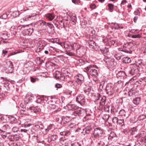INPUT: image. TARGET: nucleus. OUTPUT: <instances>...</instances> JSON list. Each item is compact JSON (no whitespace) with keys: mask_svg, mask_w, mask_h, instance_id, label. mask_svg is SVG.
<instances>
[{"mask_svg":"<svg viewBox=\"0 0 146 146\" xmlns=\"http://www.w3.org/2000/svg\"><path fill=\"white\" fill-rule=\"evenodd\" d=\"M110 106L108 105H106L105 106L103 107L102 111L104 110L105 111H108L109 110V107Z\"/></svg>","mask_w":146,"mask_h":146,"instance_id":"obj_38","label":"nucleus"},{"mask_svg":"<svg viewBox=\"0 0 146 146\" xmlns=\"http://www.w3.org/2000/svg\"><path fill=\"white\" fill-rule=\"evenodd\" d=\"M129 56L128 57V64L130 63H131L132 61L133 62L132 64H131L130 65H132L133 64H134V57L133 56Z\"/></svg>","mask_w":146,"mask_h":146,"instance_id":"obj_26","label":"nucleus"},{"mask_svg":"<svg viewBox=\"0 0 146 146\" xmlns=\"http://www.w3.org/2000/svg\"><path fill=\"white\" fill-rule=\"evenodd\" d=\"M33 31L34 29L33 28H30L24 29L23 31V33L24 36H31L32 35Z\"/></svg>","mask_w":146,"mask_h":146,"instance_id":"obj_13","label":"nucleus"},{"mask_svg":"<svg viewBox=\"0 0 146 146\" xmlns=\"http://www.w3.org/2000/svg\"><path fill=\"white\" fill-rule=\"evenodd\" d=\"M55 16V15L54 13H48L45 15L46 19L50 21L52 20L54 18Z\"/></svg>","mask_w":146,"mask_h":146,"instance_id":"obj_16","label":"nucleus"},{"mask_svg":"<svg viewBox=\"0 0 146 146\" xmlns=\"http://www.w3.org/2000/svg\"><path fill=\"white\" fill-rule=\"evenodd\" d=\"M81 144L79 142L72 141L70 145L69 146H81Z\"/></svg>","mask_w":146,"mask_h":146,"instance_id":"obj_27","label":"nucleus"},{"mask_svg":"<svg viewBox=\"0 0 146 146\" xmlns=\"http://www.w3.org/2000/svg\"><path fill=\"white\" fill-rule=\"evenodd\" d=\"M106 94L108 95H113L115 92L114 88L111 83L107 84L105 87Z\"/></svg>","mask_w":146,"mask_h":146,"instance_id":"obj_6","label":"nucleus"},{"mask_svg":"<svg viewBox=\"0 0 146 146\" xmlns=\"http://www.w3.org/2000/svg\"><path fill=\"white\" fill-rule=\"evenodd\" d=\"M104 61L106 63L108 67L111 68L115 66L117 63L113 59H111L107 57L104 58L103 59Z\"/></svg>","mask_w":146,"mask_h":146,"instance_id":"obj_5","label":"nucleus"},{"mask_svg":"<svg viewBox=\"0 0 146 146\" xmlns=\"http://www.w3.org/2000/svg\"><path fill=\"white\" fill-rule=\"evenodd\" d=\"M140 36L139 34H137L136 35H133L132 36V37L133 38H137L139 37Z\"/></svg>","mask_w":146,"mask_h":146,"instance_id":"obj_59","label":"nucleus"},{"mask_svg":"<svg viewBox=\"0 0 146 146\" xmlns=\"http://www.w3.org/2000/svg\"><path fill=\"white\" fill-rule=\"evenodd\" d=\"M137 79V77L136 75H135L133 76L132 78H131L130 79L129 81V82H130L131 81H132L133 80H135Z\"/></svg>","mask_w":146,"mask_h":146,"instance_id":"obj_55","label":"nucleus"},{"mask_svg":"<svg viewBox=\"0 0 146 146\" xmlns=\"http://www.w3.org/2000/svg\"><path fill=\"white\" fill-rule=\"evenodd\" d=\"M26 99L27 100H34V98L33 97L31 96H29V94H27Z\"/></svg>","mask_w":146,"mask_h":146,"instance_id":"obj_41","label":"nucleus"},{"mask_svg":"<svg viewBox=\"0 0 146 146\" xmlns=\"http://www.w3.org/2000/svg\"><path fill=\"white\" fill-rule=\"evenodd\" d=\"M106 101H100V102L99 109L100 110H102L103 107L105 106V102Z\"/></svg>","mask_w":146,"mask_h":146,"instance_id":"obj_25","label":"nucleus"},{"mask_svg":"<svg viewBox=\"0 0 146 146\" xmlns=\"http://www.w3.org/2000/svg\"><path fill=\"white\" fill-rule=\"evenodd\" d=\"M58 138V136L56 135H53L50 136L48 138V141L50 140V142L51 141H54L56 140Z\"/></svg>","mask_w":146,"mask_h":146,"instance_id":"obj_19","label":"nucleus"},{"mask_svg":"<svg viewBox=\"0 0 146 146\" xmlns=\"http://www.w3.org/2000/svg\"><path fill=\"white\" fill-rule=\"evenodd\" d=\"M87 89L84 90V92L88 94L89 92H90L91 90V88L90 86H88Z\"/></svg>","mask_w":146,"mask_h":146,"instance_id":"obj_44","label":"nucleus"},{"mask_svg":"<svg viewBox=\"0 0 146 146\" xmlns=\"http://www.w3.org/2000/svg\"><path fill=\"white\" fill-rule=\"evenodd\" d=\"M20 15L19 12L17 11L13 12L12 13V16L14 17H16Z\"/></svg>","mask_w":146,"mask_h":146,"instance_id":"obj_42","label":"nucleus"},{"mask_svg":"<svg viewBox=\"0 0 146 146\" xmlns=\"http://www.w3.org/2000/svg\"><path fill=\"white\" fill-rule=\"evenodd\" d=\"M37 142L38 143H42L43 144L44 143V141L43 140H40L39 139H37Z\"/></svg>","mask_w":146,"mask_h":146,"instance_id":"obj_61","label":"nucleus"},{"mask_svg":"<svg viewBox=\"0 0 146 146\" xmlns=\"http://www.w3.org/2000/svg\"><path fill=\"white\" fill-rule=\"evenodd\" d=\"M100 51L103 53H106V52H107L108 51V48H105L104 49H100Z\"/></svg>","mask_w":146,"mask_h":146,"instance_id":"obj_51","label":"nucleus"},{"mask_svg":"<svg viewBox=\"0 0 146 146\" xmlns=\"http://www.w3.org/2000/svg\"><path fill=\"white\" fill-rule=\"evenodd\" d=\"M35 126L36 127V128H38V129L40 130V131L41 130L43 129L44 127V126L42 124L35 125Z\"/></svg>","mask_w":146,"mask_h":146,"instance_id":"obj_34","label":"nucleus"},{"mask_svg":"<svg viewBox=\"0 0 146 146\" xmlns=\"http://www.w3.org/2000/svg\"><path fill=\"white\" fill-rule=\"evenodd\" d=\"M49 41L53 43H56L59 44H60V43L59 42V39H58V38L52 39L50 40Z\"/></svg>","mask_w":146,"mask_h":146,"instance_id":"obj_33","label":"nucleus"},{"mask_svg":"<svg viewBox=\"0 0 146 146\" xmlns=\"http://www.w3.org/2000/svg\"><path fill=\"white\" fill-rule=\"evenodd\" d=\"M125 112L124 110L120 109L119 110V112H118V114L117 115V116L120 115L122 116H125Z\"/></svg>","mask_w":146,"mask_h":146,"instance_id":"obj_22","label":"nucleus"},{"mask_svg":"<svg viewBox=\"0 0 146 146\" xmlns=\"http://www.w3.org/2000/svg\"><path fill=\"white\" fill-rule=\"evenodd\" d=\"M84 98V96L83 94H80L76 98V100H83Z\"/></svg>","mask_w":146,"mask_h":146,"instance_id":"obj_30","label":"nucleus"},{"mask_svg":"<svg viewBox=\"0 0 146 146\" xmlns=\"http://www.w3.org/2000/svg\"><path fill=\"white\" fill-rule=\"evenodd\" d=\"M124 75H125L127 76L125 73L122 71H120L117 74V77H122Z\"/></svg>","mask_w":146,"mask_h":146,"instance_id":"obj_31","label":"nucleus"},{"mask_svg":"<svg viewBox=\"0 0 146 146\" xmlns=\"http://www.w3.org/2000/svg\"><path fill=\"white\" fill-rule=\"evenodd\" d=\"M124 123V120L123 119H118L117 124L123 126L125 125Z\"/></svg>","mask_w":146,"mask_h":146,"instance_id":"obj_37","label":"nucleus"},{"mask_svg":"<svg viewBox=\"0 0 146 146\" xmlns=\"http://www.w3.org/2000/svg\"><path fill=\"white\" fill-rule=\"evenodd\" d=\"M60 135L63 136L65 137H66L67 138L70 135V132L68 131H63L61 132L60 133Z\"/></svg>","mask_w":146,"mask_h":146,"instance_id":"obj_18","label":"nucleus"},{"mask_svg":"<svg viewBox=\"0 0 146 146\" xmlns=\"http://www.w3.org/2000/svg\"><path fill=\"white\" fill-rule=\"evenodd\" d=\"M14 67L13 63L11 61L7 62L6 66L4 69V71L6 74L12 73L13 72Z\"/></svg>","mask_w":146,"mask_h":146,"instance_id":"obj_3","label":"nucleus"},{"mask_svg":"<svg viewBox=\"0 0 146 146\" xmlns=\"http://www.w3.org/2000/svg\"><path fill=\"white\" fill-rule=\"evenodd\" d=\"M84 131L86 134H89L92 131V129L91 126H87L84 129Z\"/></svg>","mask_w":146,"mask_h":146,"instance_id":"obj_20","label":"nucleus"},{"mask_svg":"<svg viewBox=\"0 0 146 146\" xmlns=\"http://www.w3.org/2000/svg\"><path fill=\"white\" fill-rule=\"evenodd\" d=\"M49 98H50V99H52V97H49L48 98L47 97H46V96H42V97L41 98L40 97H38V98L36 99V100H48L50 99Z\"/></svg>","mask_w":146,"mask_h":146,"instance_id":"obj_29","label":"nucleus"},{"mask_svg":"<svg viewBox=\"0 0 146 146\" xmlns=\"http://www.w3.org/2000/svg\"><path fill=\"white\" fill-rule=\"evenodd\" d=\"M136 129L134 127L133 128H128V134L133 135L136 132Z\"/></svg>","mask_w":146,"mask_h":146,"instance_id":"obj_17","label":"nucleus"},{"mask_svg":"<svg viewBox=\"0 0 146 146\" xmlns=\"http://www.w3.org/2000/svg\"><path fill=\"white\" fill-rule=\"evenodd\" d=\"M116 133L112 131L110 133L108 139L109 140H111L112 139L116 137Z\"/></svg>","mask_w":146,"mask_h":146,"instance_id":"obj_24","label":"nucleus"},{"mask_svg":"<svg viewBox=\"0 0 146 146\" xmlns=\"http://www.w3.org/2000/svg\"><path fill=\"white\" fill-rule=\"evenodd\" d=\"M119 101L118 102H116V103H114L111 106V112L112 114L115 115H118V111L120 109V106L119 105Z\"/></svg>","mask_w":146,"mask_h":146,"instance_id":"obj_7","label":"nucleus"},{"mask_svg":"<svg viewBox=\"0 0 146 146\" xmlns=\"http://www.w3.org/2000/svg\"><path fill=\"white\" fill-rule=\"evenodd\" d=\"M31 81L32 82H35L36 80H38V78L33 77H30Z\"/></svg>","mask_w":146,"mask_h":146,"instance_id":"obj_48","label":"nucleus"},{"mask_svg":"<svg viewBox=\"0 0 146 146\" xmlns=\"http://www.w3.org/2000/svg\"><path fill=\"white\" fill-rule=\"evenodd\" d=\"M76 19L75 17H72L70 19V21L71 22V23H72L73 25H75L76 23Z\"/></svg>","mask_w":146,"mask_h":146,"instance_id":"obj_47","label":"nucleus"},{"mask_svg":"<svg viewBox=\"0 0 146 146\" xmlns=\"http://www.w3.org/2000/svg\"><path fill=\"white\" fill-rule=\"evenodd\" d=\"M55 78L57 79L64 81L65 79V77L63 74L59 71H56L54 73Z\"/></svg>","mask_w":146,"mask_h":146,"instance_id":"obj_8","label":"nucleus"},{"mask_svg":"<svg viewBox=\"0 0 146 146\" xmlns=\"http://www.w3.org/2000/svg\"><path fill=\"white\" fill-rule=\"evenodd\" d=\"M97 146H108V145L107 144L105 145L103 141H100L97 142Z\"/></svg>","mask_w":146,"mask_h":146,"instance_id":"obj_35","label":"nucleus"},{"mask_svg":"<svg viewBox=\"0 0 146 146\" xmlns=\"http://www.w3.org/2000/svg\"><path fill=\"white\" fill-rule=\"evenodd\" d=\"M9 127L8 125L5 124L1 128L2 129L5 131V132L6 131V130L9 128Z\"/></svg>","mask_w":146,"mask_h":146,"instance_id":"obj_40","label":"nucleus"},{"mask_svg":"<svg viewBox=\"0 0 146 146\" xmlns=\"http://www.w3.org/2000/svg\"><path fill=\"white\" fill-rule=\"evenodd\" d=\"M8 14L7 13L4 14L3 15L0 16V18L6 19L8 16Z\"/></svg>","mask_w":146,"mask_h":146,"instance_id":"obj_43","label":"nucleus"},{"mask_svg":"<svg viewBox=\"0 0 146 146\" xmlns=\"http://www.w3.org/2000/svg\"><path fill=\"white\" fill-rule=\"evenodd\" d=\"M28 102H26L25 101H20L19 104L20 106L23 108H26L27 104H28L29 101H28Z\"/></svg>","mask_w":146,"mask_h":146,"instance_id":"obj_21","label":"nucleus"},{"mask_svg":"<svg viewBox=\"0 0 146 146\" xmlns=\"http://www.w3.org/2000/svg\"><path fill=\"white\" fill-rule=\"evenodd\" d=\"M55 87L57 88H60L62 87V86L60 84H56L55 85Z\"/></svg>","mask_w":146,"mask_h":146,"instance_id":"obj_58","label":"nucleus"},{"mask_svg":"<svg viewBox=\"0 0 146 146\" xmlns=\"http://www.w3.org/2000/svg\"><path fill=\"white\" fill-rule=\"evenodd\" d=\"M109 115L107 114H104L102 116V118L105 121H107L109 119Z\"/></svg>","mask_w":146,"mask_h":146,"instance_id":"obj_39","label":"nucleus"},{"mask_svg":"<svg viewBox=\"0 0 146 146\" xmlns=\"http://www.w3.org/2000/svg\"><path fill=\"white\" fill-rule=\"evenodd\" d=\"M134 13L135 15H138L140 16V12L139 10H137L136 11H134Z\"/></svg>","mask_w":146,"mask_h":146,"instance_id":"obj_57","label":"nucleus"},{"mask_svg":"<svg viewBox=\"0 0 146 146\" xmlns=\"http://www.w3.org/2000/svg\"><path fill=\"white\" fill-rule=\"evenodd\" d=\"M72 2L75 4H77L79 2L78 0H72Z\"/></svg>","mask_w":146,"mask_h":146,"instance_id":"obj_63","label":"nucleus"},{"mask_svg":"<svg viewBox=\"0 0 146 146\" xmlns=\"http://www.w3.org/2000/svg\"><path fill=\"white\" fill-rule=\"evenodd\" d=\"M115 40L113 39H111L109 41V44H111V45H114L115 43Z\"/></svg>","mask_w":146,"mask_h":146,"instance_id":"obj_49","label":"nucleus"},{"mask_svg":"<svg viewBox=\"0 0 146 146\" xmlns=\"http://www.w3.org/2000/svg\"><path fill=\"white\" fill-rule=\"evenodd\" d=\"M36 15L35 14L27 15L23 18V20L25 21H31L33 22L36 19Z\"/></svg>","mask_w":146,"mask_h":146,"instance_id":"obj_12","label":"nucleus"},{"mask_svg":"<svg viewBox=\"0 0 146 146\" xmlns=\"http://www.w3.org/2000/svg\"><path fill=\"white\" fill-rule=\"evenodd\" d=\"M52 125L50 124L48 126L47 128L45 129L46 132H48L49 130L52 129Z\"/></svg>","mask_w":146,"mask_h":146,"instance_id":"obj_45","label":"nucleus"},{"mask_svg":"<svg viewBox=\"0 0 146 146\" xmlns=\"http://www.w3.org/2000/svg\"><path fill=\"white\" fill-rule=\"evenodd\" d=\"M76 82L78 84L81 85L84 79V77L81 74H79L75 76Z\"/></svg>","mask_w":146,"mask_h":146,"instance_id":"obj_11","label":"nucleus"},{"mask_svg":"<svg viewBox=\"0 0 146 146\" xmlns=\"http://www.w3.org/2000/svg\"><path fill=\"white\" fill-rule=\"evenodd\" d=\"M28 130L26 129H20V132H24V133L26 132Z\"/></svg>","mask_w":146,"mask_h":146,"instance_id":"obj_64","label":"nucleus"},{"mask_svg":"<svg viewBox=\"0 0 146 146\" xmlns=\"http://www.w3.org/2000/svg\"><path fill=\"white\" fill-rule=\"evenodd\" d=\"M123 135H127L128 134V129L126 128L124 129L122 131Z\"/></svg>","mask_w":146,"mask_h":146,"instance_id":"obj_53","label":"nucleus"},{"mask_svg":"<svg viewBox=\"0 0 146 146\" xmlns=\"http://www.w3.org/2000/svg\"><path fill=\"white\" fill-rule=\"evenodd\" d=\"M40 133V130L38 128H36V126H35L34 127L32 128L31 129V132L30 133L32 134H34L33 136H35V135H37Z\"/></svg>","mask_w":146,"mask_h":146,"instance_id":"obj_14","label":"nucleus"},{"mask_svg":"<svg viewBox=\"0 0 146 146\" xmlns=\"http://www.w3.org/2000/svg\"><path fill=\"white\" fill-rule=\"evenodd\" d=\"M17 136V135L12 136V137H11L12 139H15L14 140H12L13 141H17V139L16 138Z\"/></svg>","mask_w":146,"mask_h":146,"instance_id":"obj_60","label":"nucleus"},{"mask_svg":"<svg viewBox=\"0 0 146 146\" xmlns=\"http://www.w3.org/2000/svg\"><path fill=\"white\" fill-rule=\"evenodd\" d=\"M79 62L80 63H82V65L87 64L88 63V62L87 61H84L82 59L80 60Z\"/></svg>","mask_w":146,"mask_h":146,"instance_id":"obj_50","label":"nucleus"},{"mask_svg":"<svg viewBox=\"0 0 146 146\" xmlns=\"http://www.w3.org/2000/svg\"><path fill=\"white\" fill-rule=\"evenodd\" d=\"M118 119L117 117H114L112 119V121L115 124L116 123H117Z\"/></svg>","mask_w":146,"mask_h":146,"instance_id":"obj_46","label":"nucleus"},{"mask_svg":"<svg viewBox=\"0 0 146 146\" xmlns=\"http://www.w3.org/2000/svg\"><path fill=\"white\" fill-rule=\"evenodd\" d=\"M78 51H79V52L81 51V52H80V53L79 54H80V55H83L84 54V52H82V50L80 48V49H78V50H77V52H78Z\"/></svg>","mask_w":146,"mask_h":146,"instance_id":"obj_62","label":"nucleus"},{"mask_svg":"<svg viewBox=\"0 0 146 146\" xmlns=\"http://www.w3.org/2000/svg\"><path fill=\"white\" fill-rule=\"evenodd\" d=\"M67 138L65 137H60L59 139V141L60 142H61L62 141H63L64 140H65Z\"/></svg>","mask_w":146,"mask_h":146,"instance_id":"obj_56","label":"nucleus"},{"mask_svg":"<svg viewBox=\"0 0 146 146\" xmlns=\"http://www.w3.org/2000/svg\"><path fill=\"white\" fill-rule=\"evenodd\" d=\"M71 102L64 107V108L68 110L69 113L70 114V116L66 117L75 118L77 115L79 116H83L85 112V110L81 107H79L75 104H70Z\"/></svg>","mask_w":146,"mask_h":146,"instance_id":"obj_1","label":"nucleus"},{"mask_svg":"<svg viewBox=\"0 0 146 146\" xmlns=\"http://www.w3.org/2000/svg\"><path fill=\"white\" fill-rule=\"evenodd\" d=\"M124 95L122 97V98H125L127 96V89L126 88L124 91Z\"/></svg>","mask_w":146,"mask_h":146,"instance_id":"obj_54","label":"nucleus"},{"mask_svg":"<svg viewBox=\"0 0 146 146\" xmlns=\"http://www.w3.org/2000/svg\"><path fill=\"white\" fill-rule=\"evenodd\" d=\"M108 10L110 12H112L113 11L114 5L111 3H109L108 5Z\"/></svg>","mask_w":146,"mask_h":146,"instance_id":"obj_32","label":"nucleus"},{"mask_svg":"<svg viewBox=\"0 0 146 146\" xmlns=\"http://www.w3.org/2000/svg\"><path fill=\"white\" fill-rule=\"evenodd\" d=\"M52 102L53 101H49L48 102L46 103L49 104V107L51 109H54L56 108V106L54 104H52Z\"/></svg>","mask_w":146,"mask_h":146,"instance_id":"obj_28","label":"nucleus"},{"mask_svg":"<svg viewBox=\"0 0 146 146\" xmlns=\"http://www.w3.org/2000/svg\"><path fill=\"white\" fill-rule=\"evenodd\" d=\"M88 44L90 48H93L96 50H97L99 47L97 44L93 40L89 41Z\"/></svg>","mask_w":146,"mask_h":146,"instance_id":"obj_10","label":"nucleus"},{"mask_svg":"<svg viewBox=\"0 0 146 146\" xmlns=\"http://www.w3.org/2000/svg\"><path fill=\"white\" fill-rule=\"evenodd\" d=\"M104 131L100 127H96L94 129L92 133V137L96 139L101 137L103 134Z\"/></svg>","mask_w":146,"mask_h":146,"instance_id":"obj_2","label":"nucleus"},{"mask_svg":"<svg viewBox=\"0 0 146 146\" xmlns=\"http://www.w3.org/2000/svg\"><path fill=\"white\" fill-rule=\"evenodd\" d=\"M122 61L125 63H128V57H124L122 59Z\"/></svg>","mask_w":146,"mask_h":146,"instance_id":"obj_52","label":"nucleus"},{"mask_svg":"<svg viewBox=\"0 0 146 146\" xmlns=\"http://www.w3.org/2000/svg\"><path fill=\"white\" fill-rule=\"evenodd\" d=\"M42 23H43L44 25H47L49 27L50 29H52V30H54V27L52 24L49 23H46L45 21H42Z\"/></svg>","mask_w":146,"mask_h":146,"instance_id":"obj_23","label":"nucleus"},{"mask_svg":"<svg viewBox=\"0 0 146 146\" xmlns=\"http://www.w3.org/2000/svg\"><path fill=\"white\" fill-rule=\"evenodd\" d=\"M139 72V70L137 67L133 66L129 71V74L131 75H134Z\"/></svg>","mask_w":146,"mask_h":146,"instance_id":"obj_15","label":"nucleus"},{"mask_svg":"<svg viewBox=\"0 0 146 146\" xmlns=\"http://www.w3.org/2000/svg\"><path fill=\"white\" fill-rule=\"evenodd\" d=\"M94 67V65H90L85 68L86 70L88 71L89 74L92 76L94 77H97L98 75L97 70L91 68Z\"/></svg>","mask_w":146,"mask_h":146,"instance_id":"obj_4","label":"nucleus"},{"mask_svg":"<svg viewBox=\"0 0 146 146\" xmlns=\"http://www.w3.org/2000/svg\"><path fill=\"white\" fill-rule=\"evenodd\" d=\"M27 110H26V109H23L21 110H20V113L24 114L26 115H29V112L27 111Z\"/></svg>","mask_w":146,"mask_h":146,"instance_id":"obj_36","label":"nucleus"},{"mask_svg":"<svg viewBox=\"0 0 146 146\" xmlns=\"http://www.w3.org/2000/svg\"><path fill=\"white\" fill-rule=\"evenodd\" d=\"M39 109L37 106L36 107L31 106L27 108V111L29 112V115L32 114L33 113H36L39 111Z\"/></svg>","mask_w":146,"mask_h":146,"instance_id":"obj_9","label":"nucleus"}]
</instances>
